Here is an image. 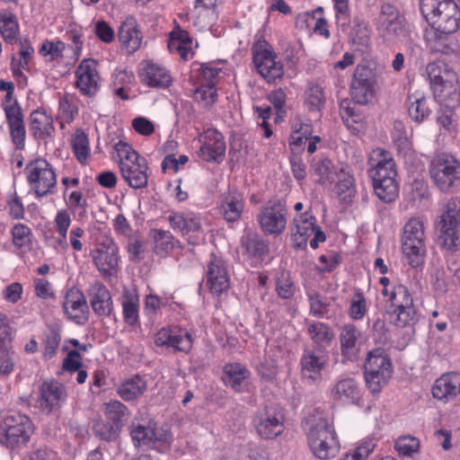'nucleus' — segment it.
<instances>
[{"mask_svg":"<svg viewBox=\"0 0 460 460\" xmlns=\"http://www.w3.org/2000/svg\"><path fill=\"white\" fill-rule=\"evenodd\" d=\"M252 62L258 74L268 83H274L284 75V66L278 55L265 40H259L252 46Z\"/></svg>","mask_w":460,"mask_h":460,"instance_id":"nucleus-10","label":"nucleus"},{"mask_svg":"<svg viewBox=\"0 0 460 460\" xmlns=\"http://www.w3.org/2000/svg\"><path fill=\"white\" fill-rule=\"evenodd\" d=\"M58 111L62 119L60 122L61 128H64L65 123L70 124L78 113V108L67 94L59 99Z\"/></svg>","mask_w":460,"mask_h":460,"instance_id":"nucleus-59","label":"nucleus"},{"mask_svg":"<svg viewBox=\"0 0 460 460\" xmlns=\"http://www.w3.org/2000/svg\"><path fill=\"white\" fill-rule=\"evenodd\" d=\"M361 332L353 324L345 325L340 333L341 355L348 360H355L359 353Z\"/></svg>","mask_w":460,"mask_h":460,"instance_id":"nucleus-36","label":"nucleus"},{"mask_svg":"<svg viewBox=\"0 0 460 460\" xmlns=\"http://www.w3.org/2000/svg\"><path fill=\"white\" fill-rule=\"evenodd\" d=\"M368 175L376 196L384 203L394 201L399 196L396 164L392 154L381 147L372 150L368 157Z\"/></svg>","mask_w":460,"mask_h":460,"instance_id":"nucleus-1","label":"nucleus"},{"mask_svg":"<svg viewBox=\"0 0 460 460\" xmlns=\"http://www.w3.org/2000/svg\"><path fill=\"white\" fill-rule=\"evenodd\" d=\"M207 282L212 293L220 295L229 288V277L222 258L211 254L207 271Z\"/></svg>","mask_w":460,"mask_h":460,"instance_id":"nucleus-27","label":"nucleus"},{"mask_svg":"<svg viewBox=\"0 0 460 460\" xmlns=\"http://www.w3.org/2000/svg\"><path fill=\"white\" fill-rule=\"evenodd\" d=\"M367 313V300L360 291H356L350 300L349 314L353 320H361Z\"/></svg>","mask_w":460,"mask_h":460,"instance_id":"nucleus-64","label":"nucleus"},{"mask_svg":"<svg viewBox=\"0 0 460 460\" xmlns=\"http://www.w3.org/2000/svg\"><path fill=\"white\" fill-rule=\"evenodd\" d=\"M98 64L93 58L83 59L75 72V86L81 95L94 97L100 91L101 75L97 69Z\"/></svg>","mask_w":460,"mask_h":460,"instance_id":"nucleus-19","label":"nucleus"},{"mask_svg":"<svg viewBox=\"0 0 460 460\" xmlns=\"http://www.w3.org/2000/svg\"><path fill=\"white\" fill-rule=\"evenodd\" d=\"M314 173L319 177L321 184L331 183L335 181L339 170L335 169L332 161L326 157L315 159L312 164Z\"/></svg>","mask_w":460,"mask_h":460,"instance_id":"nucleus-51","label":"nucleus"},{"mask_svg":"<svg viewBox=\"0 0 460 460\" xmlns=\"http://www.w3.org/2000/svg\"><path fill=\"white\" fill-rule=\"evenodd\" d=\"M118 37L122 49L128 53H134L140 49L143 35L142 31L138 29L137 20L133 16H128L121 22Z\"/></svg>","mask_w":460,"mask_h":460,"instance_id":"nucleus-28","label":"nucleus"},{"mask_svg":"<svg viewBox=\"0 0 460 460\" xmlns=\"http://www.w3.org/2000/svg\"><path fill=\"white\" fill-rule=\"evenodd\" d=\"M19 58L13 57L11 64L18 65L25 71H30L32 62L34 49L29 40L25 39L20 41Z\"/></svg>","mask_w":460,"mask_h":460,"instance_id":"nucleus-60","label":"nucleus"},{"mask_svg":"<svg viewBox=\"0 0 460 460\" xmlns=\"http://www.w3.org/2000/svg\"><path fill=\"white\" fill-rule=\"evenodd\" d=\"M338 180L336 184V192L339 199L346 200L348 198H351L354 193V177L350 172L349 167H341L339 169L338 175L335 176V180Z\"/></svg>","mask_w":460,"mask_h":460,"instance_id":"nucleus-50","label":"nucleus"},{"mask_svg":"<svg viewBox=\"0 0 460 460\" xmlns=\"http://www.w3.org/2000/svg\"><path fill=\"white\" fill-rule=\"evenodd\" d=\"M375 26L378 36L387 43H394L409 35L406 18L390 4H382Z\"/></svg>","mask_w":460,"mask_h":460,"instance_id":"nucleus-8","label":"nucleus"},{"mask_svg":"<svg viewBox=\"0 0 460 460\" xmlns=\"http://www.w3.org/2000/svg\"><path fill=\"white\" fill-rule=\"evenodd\" d=\"M306 441L312 454L320 460L334 458L340 452V440L333 421L324 417H319L310 424Z\"/></svg>","mask_w":460,"mask_h":460,"instance_id":"nucleus-2","label":"nucleus"},{"mask_svg":"<svg viewBox=\"0 0 460 460\" xmlns=\"http://www.w3.org/2000/svg\"><path fill=\"white\" fill-rule=\"evenodd\" d=\"M67 393L64 385L57 380L44 381L39 387L37 403L47 413L56 411L66 402Z\"/></svg>","mask_w":460,"mask_h":460,"instance_id":"nucleus-21","label":"nucleus"},{"mask_svg":"<svg viewBox=\"0 0 460 460\" xmlns=\"http://www.w3.org/2000/svg\"><path fill=\"white\" fill-rule=\"evenodd\" d=\"M290 129L289 149L292 155H299L305 150L308 137L313 133V126L305 122L301 117L296 116L290 121Z\"/></svg>","mask_w":460,"mask_h":460,"instance_id":"nucleus-34","label":"nucleus"},{"mask_svg":"<svg viewBox=\"0 0 460 460\" xmlns=\"http://www.w3.org/2000/svg\"><path fill=\"white\" fill-rule=\"evenodd\" d=\"M224 381L228 384L231 388L237 393L243 391L242 384L251 376L249 369L241 363H227L223 368Z\"/></svg>","mask_w":460,"mask_h":460,"instance_id":"nucleus-42","label":"nucleus"},{"mask_svg":"<svg viewBox=\"0 0 460 460\" xmlns=\"http://www.w3.org/2000/svg\"><path fill=\"white\" fill-rule=\"evenodd\" d=\"M217 0H195L192 10L193 24L199 30L212 26L218 18Z\"/></svg>","mask_w":460,"mask_h":460,"instance_id":"nucleus-33","label":"nucleus"},{"mask_svg":"<svg viewBox=\"0 0 460 460\" xmlns=\"http://www.w3.org/2000/svg\"><path fill=\"white\" fill-rule=\"evenodd\" d=\"M71 149L74 156L81 165H86L91 156L88 136L82 128H76L71 137Z\"/></svg>","mask_w":460,"mask_h":460,"instance_id":"nucleus-43","label":"nucleus"},{"mask_svg":"<svg viewBox=\"0 0 460 460\" xmlns=\"http://www.w3.org/2000/svg\"><path fill=\"white\" fill-rule=\"evenodd\" d=\"M119 248L112 239L100 243L93 252V261L103 276L112 275L117 270Z\"/></svg>","mask_w":460,"mask_h":460,"instance_id":"nucleus-23","label":"nucleus"},{"mask_svg":"<svg viewBox=\"0 0 460 460\" xmlns=\"http://www.w3.org/2000/svg\"><path fill=\"white\" fill-rule=\"evenodd\" d=\"M154 232L155 252L160 256H166L174 248L180 247V242L167 230L155 229Z\"/></svg>","mask_w":460,"mask_h":460,"instance_id":"nucleus-49","label":"nucleus"},{"mask_svg":"<svg viewBox=\"0 0 460 460\" xmlns=\"http://www.w3.org/2000/svg\"><path fill=\"white\" fill-rule=\"evenodd\" d=\"M0 429V442L12 449L27 444L34 433L31 420L17 411H10L4 418Z\"/></svg>","mask_w":460,"mask_h":460,"instance_id":"nucleus-9","label":"nucleus"},{"mask_svg":"<svg viewBox=\"0 0 460 460\" xmlns=\"http://www.w3.org/2000/svg\"><path fill=\"white\" fill-rule=\"evenodd\" d=\"M434 398L449 401L460 394V373L449 372L436 379L432 389Z\"/></svg>","mask_w":460,"mask_h":460,"instance_id":"nucleus-31","label":"nucleus"},{"mask_svg":"<svg viewBox=\"0 0 460 460\" xmlns=\"http://www.w3.org/2000/svg\"><path fill=\"white\" fill-rule=\"evenodd\" d=\"M63 310L70 320L78 324H84L88 321L89 307L84 295L79 289L70 288L66 293Z\"/></svg>","mask_w":460,"mask_h":460,"instance_id":"nucleus-24","label":"nucleus"},{"mask_svg":"<svg viewBox=\"0 0 460 460\" xmlns=\"http://www.w3.org/2000/svg\"><path fill=\"white\" fill-rule=\"evenodd\" d=\"M431 88L435 99L446 107L453 108L459 103L460 92L456 84L435 75L431 79Z\"/></svg>","mask_w":460,"mask_h":460,"instance_id":"nucleus-32","label":"nucleus"},{"mask_svg":"<svg viewBox=\"0 0 460 460\" xmlns=\"http://www.w3.org/2000/svg\"><path fill=\"white\" fill-rule=\"evenodd\" d=\"M425 226L420 217L410 218L403 226L402 251L412 268L423 265L426 254Z\"/></svg>","mask_w":460,"mask_h":460,"instance_id":"nucleus-7","label":"nucleus"},{"mask_svg":"<svg viewBox=\"0 0 460 460\" xmlns=\"http://www.w3.org/2000/svg\"><path fill=\"white\" fill-rule=\"evenodd\" d=\"M408 103V114L417 123H421L431 114L429 99L421 94L415 93L409 95Z\"/></svg>","mask_w":460,"mask_h":460,"instance_id":"nucleus-47","label":"nucleus"},{"mask_svg":"<svg viewBox=\"0 0 460 460\" xmlns=\"http://www.w3.org/2000/svg\"><path fill=\"white\" fill-rule=\"evenodd\" d=\"M252 426L262 439H273L285 430V416L276 407L265 406L252 418Z\"/></svg>","mask_w":460,"mask_h":460,"instance_id":"nucleus-16","label":"nucleus"},{"mask_svg":"<svg viewBox=\"0 0 460 460\" xmlns=\"http://www.w3.org/2000/svg\"><path fill=\"white\" fill-rule=\"evenodd\" d=\"M192 45L193 40L190 33L181 30L179 25L171 31L168 42V49L171 52L179 54L184 60H189L194 55Z\"/></svg>","mask_w":460,"mask_h":460,"instance_id":"nucleus-38","label":"nucleus"},{"mask_svg":"<svg viewBox=\"0 0 460 460\" xmlns=\"http://www.w3.org/2000/svg\"><path fill=\"white\" fill-rule=\"evenodd\" d=\"M30 129L37 140L51 138L55 132L53 117L43 108H38L30 114Z\"/></svg>","mask_w":460,"mask_h":460,"instance_id":"nucleus-29","label":"nucleus"},{"mask_svg":"<svg viewBox=\"0 0 460 460\" xmlns=\"http://www.w3.org/2000/svg\"><path fill=\"white\" fill-rule=\"evenodd\" d=\"M242 243L245 252L252 257L261 258L269 252L268 244L257 234L247 235Z\"/></svg>","mask_w":460,"mask_h":460,"instance_id":"nucleus-57","label":"nucleus"},{"mask_svg":"<svg viewBox=\"0 0 460 460\" xmlns=\"http://www.w3.org/2000/svg\"><path fill=\"white\" fill-rule=\"evenodd\" d=\"M122 315L124 322L129 326L139 323V298L137 294L125 290L121 296Z\"/></svg>","mask_w":460,"mask_h":460,"instance_id":"nucleus-46","label":"nucleus"},{"mask_svg":"<svg viewBox=\"0 0 460 460\" xmlns=\"http://www.w3.org/2000/svg\"><path fill=\"white\" fill-rule=\"evenodd\" d=\"M323 7H317L311 13H305L301 14L298 19L305 22L308 29H312L315 34L327 40L331 37V33L329 31L328 22L323 16Z\"/></svg>","mask_w":460,"mask_h":460,"instance_id":"nucleus-45","label":"nucleus"},{"mask_svg":"<svg viewBox=\"0 0 460 460\" xmlns=\"http://www.w3.org/2000/svg\"><path fill=\"white\" fill-rule=\"evenodd\" d=\"M147 390L146 381L138 375L124 379L117 388L118 395L125 402L139 399Z\"/></svg>","mask_w":460,"mask_h":460,"instance_id":"nucleus-39","label":"nucleus"},{"mask_svg":"<svg viewBox=\"0 0 460 460\" xmlns=\"http://www.w3.org/2000/svg\"><path fill=\"white\" fill-rule=\"evenodd\" d=\"M336 400L343 403H358L361 398L360 388L355 379L348 377L337 382L332 389Z\"/></svg>","mask_w":460,"mask_h":460,"instance_id":"nucleus-41","label":"nucleus"},{"mask_svg":"<svg viewBox=\"0 0 460 460\" xmlns=\"http://www.w3.org/2000/svg\"><path fill=\"white\" fill-rule=\"evenodd\" d=\"M393 372L392 362L381 349L369 351L364 364L367 386L372 393H379L390 379Z\"/></svg>","mask_w":460,"mask_h":460,"instance_id":"nucleus-13","label":"nucleus"},{"mask_svg":"<svg viewBox=\"0 0 460 460\" xmlns=\"http://www.w3.org/2000/svg\"><path fill=\"white\" fill-rule=\"evenodd\" d=\"M4 111L13 146L17 150L24 149L26 128L21 106L10 105L4 108Z\"/></svg>","mask_w":460,"mask_h":460,"instance_id":"nucleus-25","label":"nucleus"},{"mask_svg":"<svg viewBox=\"0 0 460 460\" xmlns=\"http://www.w3.org/2000/svg\"><path fill=\"white\" fill-rule=\"evenodd\" d=\"M217 91L214 84H204L197 87L193 93V99L203 108H210L217 101Z\"/></svg>","mask_w":460,"mask_h":460,"instance_id":"nucleus-58","label":"nucleus"},{"mask_svg":"<svg viewBox=\"0 0 460 460\" xmlns=\"http://www.w3.org/2000/svg\"><path fill=\"white\" fill-rule=\"evenodd\" d=\"M305 102L310 111H321L325 104V94L323 89L317 85H311L306 93Z\"/></svg>","mask_w":460,"mask_h":460,"instance_id":"nucleus-62","label":"nucleus"},{"mask_svg":"<svg viewBox=\"0 0 460 460\" xmlns=\"http://www.w3.org/2000/svg\"><path fill=\"white\" fill-rule=\"evenodd\" d=\"M291 241L296 249H305L307 245L309 237L313 235L310 241L312 249H316L319 243L325 242L326 235L321 226L317 225V219L311 210H306L294 217L293 219Z\"/></svg>","mask_w":460,"mask_h":460,"instance_id":"nucleus-12","label":"nucleus"},{"mask_svg":"<svg viewBox=\"0 0 460 460\" xmlns=\"http://www.w3.org/2000/svg\"><path fill=\"white\" fill-rule=\"evenodd\" d=\"M168 221L171 227L176 232H180L182 235L201 232L200 217L191 211H172L168 216Z\"/></svg>","mask_w":460,"mask_h":460,"instance_id":"nucleus-35","label":"nucleus"},{"mask_svg":"<svg viewBox=\"0 0 460 460\" xmlns=\"http://www.w3.org/2000/svg\"><path fill=\"white\" fill-rule=\"evenodd\" d=\"M388 304L391 323L398 328L413 325L417 311L409 288L400 282H394L393 289L383 296Z\"/></svg>","mask_w":460,"mask_h":460,"instance_id":"nucleus-6","label":"nucleus"},{"mask_svg":"<svg viewBox=\"0 0 460 460\" xmlns=\"http://www.w3.org/2000/svg\"><path fill=\"white\" fill-rule=\"evenodd\" d=\"M199 148L197 156L206 163L221 164L226 157V143L223 134L214 128H208L197 137Z\"/></svg>","mask_w":460,"mask_h":460,"instance_id":"nucleus-15","label":"nucleus"},{"mask_svg":"<svg viewBox=\"0 0 460 460\" xmlns=\"http://www.w3.org/2000/svg\"><path fill=\"white\" fill-rule=\"evenodd\" d=\"M52 224L57 234L68 235L72 225L71 211L65 208L58 209L54 216Z\"/></svg>","mask_w":460,"mask_h":460,"instance_id":"nucleus-63","label":"nucleus"},{"mask_svg":"<svg viewBox=\"0 0 460 460\" xmlns=\"http://www.w3.org/2000/svg\"><path fill=\"white\" fill-rule=\"evenodd\" d=\"M130 436L136 446H140L141 444L149 445L163 439L155 429L143 425L133 426Z\"/></svg>","mask_w":460,"mask_h":460,"instance_id":"nucleus-55","label":"nucleus"},{"mask_svg":"<svg viewBox=\"0 0 460 460\" xmlns=\"http://www.w3.org/2000/svg\"><path fill=\"white\" fill-rule=\"evenodd\" d=\"M275 290L282 299L291 298L296 292L295 283L290 272L285 270H279L275 278Z\"/></svg>","mask_w":460,"mask_h":460,"instance_id":"nucleus-54","label":"nucleus"},{"mask_svg":"<svg viewBox=\"0 0 460 460\" xmlns=\"http://www.w3.org/2000/svg\"><path fill=\"white\" fill-rule=\"evenodd\" d=\"M138 77L143 84L151 88L167 89L172 83L171 72L164 66L151 60L139 64Z\"/></svg>","mask_w":460,"mask_h":460,"instance_id":"nucleus-22","label":"nucleus"},{"mask_svg":"<svg viewBox=\"0 0 460 460\" xmlns=\"http://www.w3.org/2000/svg\"><path fill=\"white\" fill-rule=\"evenodd\" d=\"M66 43L62 40H45L40 48L39 54L45 58L47 62H54L63 58Z\"/></svg>","mask_w":460,"mask_h":460,"instance_id":"nucleus-52","label":"nucleus"},{"mask_svg":"<svg viewBox=\"0 0 460 460\" xmlns=\"http://www.w3.org/2000/svg\"><path fill=\"white\" fill-rule=\"evenodd\" d=\"M117 154L119 172L123 180L132 189H144L148 183V164L145 157L132 148L124 140L114 146Z\"/></svg>","mask_w":460,"mask_h":460,"instance_id":"nucleus-3","label":"nucleus"},{"mask_svg":"<svg viewBox=\"0 0 460 460\" xmlns=\"http://www.w3.org/2000/svg\"><path fill=\"white\" fill-rule=\"evenodd\" d=\"M327 362V356L320 353V351L305 349L300 360L303 376L312 380L320 379L321 372Z\"/></svg>","mask_w":460,"mask_h":460,"instance_id":"nucleus-37","label":"nucleus"},{"mask_svg":"<svg viewBox=\"0 0 460 460\" xmlns=\"http://www.w3.org/2000/svg\"><path fill=\"white\" fill-rule=\"evenodd\" d=\"M90 304L94 314L107 317L113 312V302L110 290L100 281H95L89 289Z\"/></svg>","mask_w":460,"mask_h":460,"instance_id":"nucleus-30","label":"nucleus"},{"mask_svg":"<svg viewBox=\"0 0 460 460\" xmlns=\"http://www.w3.org/2000/svg\"><path fill=\"white\" fill-rule=\"evenodd\" d=\"M438 226L439 239L444 248L453 250L460 246V198L447 200Z\"/></svg>","mask_w":460,"mask_h":460,"instance_id":"nucleus-14","label":"nucleus"},{"mask_svg":"<svg viewBox=\"0 0 460 460\" xmlns=\"http://www.w3.org/2000/svg\"><path fill=\"white\" fill-rule=\"evenodd\" d=\"M376 447L375 438L367 437L359 440L355 448L342 456L341 460H366Z\"/></svg>","mask_w":460,"mask_h":460,"instance_id":"nucleus-53","label":"nucleus"},{"mask_svg":"<svg viewBox=\"0 0 460 460\" xmlns=\"http://www.w3.org/2000/svg\"><path fill=\"white\" fill-rule=\"evenodd\" d=\"M155 344L175 352L188 354L192 349L193 338L187 330L177 325H170L161 328L155 333Z\"/></svg>","mask_w":460,"mask_h":460,"instance_id":"nucleus-18","label":"nucleus"},{"mask_svg":"<svg viewBox=\"0 0 460 460\" xmlns=\"http://www.w3.org/2000/svg\"><path fill=\"white\" fill-rule=\"evenodd\" d=\"M429 173L441 191L448 192L460 185V162L449 154L437 155L430 163Z\"/></svg>","mask_w":460,"mask_h":460,"instance_id":"nucleus-11","label":"nucleus"},{"mask_svg":"<svg viewBox=\"0 0 460 460\" xmlns=\"http://www.w3.org/2000/svg\"><path fill=\"white\" fill-rule=\"evenodd\" d=\"M20 33L17 16L9 9L0 11V34L8 44H13Z\"/></svg>","mask_w":460,"mask_h":460,"instance_id":"nucleus-44","label":"nucleus"},{"mask_svg":"<svg viewBox=\"0 0 460 460\" xmlns=\"http://www.w3.org/2000/svg\"><path fill=\"white\" fill-rule=\"evenodd\" d=\"M420 13L430 26L443 32L459 28L460 8L454 0H420Z\"/></svg>","mask_w":460,"mask_h":460,"instance_id":"nucleus-5","label":"nucleus"},{"mask_svg":"<svg viewBox=\"0 0 460 460\" xmlns=\"http://www.w3.org/2000/svg\"><path fill=\"white\" fill-rule=\"evenodd\" d=\"M376 83V73L371 68L358 66L350 85L353 100L358 104L369 103L375 96Z\"/></svg>","mask_w":460,"mask_h":460,"instance_id":"nucleus-20","label":"nucleus"},{"mask_svg":"<svg viewBox=\"0 0 460 460\" xmlns=\"http://www.w3.org/2000/svg\"><path fill=\"white\" fill-rule=\"evenodd\" d=\"M244 210V198L236 190H228L220 199L219 213L227 223L238 222Z\"/></svg>","mask_w":460,"mask_h":460,"instance_id":"nucleus-26","label":"nucleus"},{"mask_svg":"<svg viewBox=\"0 0 460 460\" xmlns=\"http://www.w3.org/2000/svg\"><path fill=\"white\" fill-rule=\"evenodd\" d=\"M261 229L268 235H279L287 227L288 209L280 201L269 202L257 216Z\"/></svg>","mask_w":460,"mask_h":460,"instance_id":"nucleus-17","label":"nucleus"},{"mask_svg":"<svg viewBox=\"0 0 460 460\" xmlns=\"http://www.w3.org/2000/svg\"><path fill=\"white\" fill-rule=\"evenodd\" d=\"M62 197L66 205V208L71 212L77 209L85 210L88 207L87 199L80 189H75L69 192L62 191Z\"/></svg>","mask_w":460,"mask_h":460,"instance_id":"nucleus-61","label":"nucleus"},{"mask_svg":"<svg viewBox=\"0 0 460 460\" xmlns=\"http://www.w3.org/2000/svg\"><path fill=\"white\" fill-rule=\"evenodd\" d=\"M306 331L313 342L319 348L328 346L334 337L328 324L321 322H307Z\"/></svg>","mask_w":460,"mask_h":460,"instance_id":"nucleus-48","label":"nucleus"},{"mask_svg":"<svg viewBox=\"0 0 460 460\" xmlns=\"http://www.w3.org/2000/svg\"><path fill=\"white\" fill-rule=\"evenodd\" d=\"M12 243L21 254H25L33 249L32 229L24 223L14 224L10 230Z\"/></svg>","mask_w":460,"mask_h":460,"instance_id":"nucleus-40","label":"nucleus"},{"mask_svg":"<svg viewBox=\"0 0 460 460\" xmlns=\"http://www.w3.org/2000/svg\"><path fill=\"white\" fill-rule=\"evenodd\" d=\"M105 417L111 420L117 428L122 424V421L128 418L129 412L128 407L118 400H111L105 403Z\"/></svg>","mask_w":460,"mask_h":460,"instance_id":"nucleus-56","label":"nucleus"},{"mask_svg":"<svg viewBox=\"0 0 460 460\" xmlns=\"http://www.w3.org/2000/svg\"><path fill=\"white\" fill-rule=\"evenodd\" d=\"M24 174L30 190L36 199L52 196L58 190V174L46 158L36 157L27 163Z\"/></svg>","mask_w":460,"mask_h":460,"instance_id":"nucleus-4","label":"nucleus"}]
</instances>
